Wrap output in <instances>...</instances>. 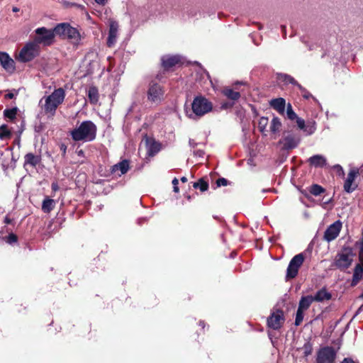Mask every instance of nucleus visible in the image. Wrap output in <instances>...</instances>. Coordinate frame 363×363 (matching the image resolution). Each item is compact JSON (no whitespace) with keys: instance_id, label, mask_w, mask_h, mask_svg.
Wrapping results in <instances>:
<instances>
[{"instance_id":"1","label":"nucleus","mask_w":363,"mask_h":363,"mask_svg":"<svg viewBox=\"0 0 363 363\" xmlns=\"http://www.w3.org/2000/svg\"><path fill=\"white\" fill-rule=\"evenodd\" d=\"M97 128L91 121H84L70 132V135L74 141L91 142L96 137Z\"/></svg>"},{"instance_id":"2","label":"nucleus","mask_w":363,"mask_h":363,"mask_svg":"<svg viewBox=\"0 0 363 363\" xmlns=\"http://www.w3.org/2000/svg\"><path fill=\"white\" fill-rule=\"evenodd\" d=\"M213 104L208 99L202 95L196 96L191 103L192 113L189 114V118L194 119L196 117L201 118L211 112Z\"/></svg>"},{"instance_id":"3","label":"nucleus","mask_w":363,"mask_h":363,"mask_svg":"<svg viewBox=\"0 0 363 363\" xmlns=\"http://www.w3.org/2000/svg\"><path fill=\"white\" fill-rule=\"evenodd\" d=\"M65 91L62 88L55 89V91L45 99L44 111L46 113L54 116L56 109L64 101Z\"/></svg>"},{"instance_id":"4","label":"nucleus","mask_w":363,"mask_h":363,"mask_svg":"<svg viewBox=\"0 0 363 363\" xmlns=\"http://www.w3.org/2000/svg\"><path fill=\"white\" fill-rule=\"evenodd\" d=\"M55 33L57 35L67 38L72 40L74 45H78L81 40L79 30L67 23H59L55 27Z\"/></svg>"},{"instance_id":"5","label":"nucleus","mask_w":363,"mask_h":363,"mask_svg":"<svg viewBox=\"0 0 363 363\" xmlns=\"http://www.w3.org/2000/svg\"><path fill=\"white\" fill-rule=\"evenodd\" d=\"M35 36L33 38V42L35 45H39L43 44L45 46H50L54 42V38L56 35L55 33V28L53 30H49L45 27L38 28L35 30Z\"/></svg>"},{"instance_id":"6","label":"nucleus","mask_w":363,"mask_h":363,"mask_svg":"<svg viewBox=\"0 0 363 363\" xmlns=\"http://www.w3.org/2000/svg\"><path fill=\"white\" fill-rule=\"evenodd\" d=\"M40 54V46L33 41L27 43L20 50L17 60L21 62H28Z\"/></svg>"},{"instance_id":"7","label":"nucleus","mask_w":363,"mask_h":363,"mask_svg":"<svg viewBox=\"0 0 363 363\" xmlns=\"http://www.w3.org/2000/svg\"><path fill=\"white\" fill-rule=\"evenodd\" d=\"M164 89L157 82H151L147 91V100L152 104H160L163 99Z\"/></svg>"},{"instance_id":"8","label":"nucleus","mask_w":363,"mask_h":363,"mask_svg":"<svg viewBox=\"0 0 363 363\" xmlns=\"http://www.w3.org/2000/svg\"><path fill=\"white\" fill-rule=\"evenodd\" d=\"M353 254L350 248H345L335 257V266L341 270L347 269L352 264Z\"/></svg>"},{"instance_id":"9","label":"nucleus","mask_w":363,"mask_h":363,"mask_svg":"<svg viewBox=\"0 0 363 363\" xmlns=\"http://www.w3.org/2000/svg\"><path fill=\"white\" fill-rule=\"evenodd\" d=\"M142 143H144L147 155L148 157H155L162 147V145L159 141L155 140L152 137H150L147 134H144L143 136Z\"/></svg>"},{"instance_id":"10","label":"nucleus","mask_w":363,"mask_h":363,"mask_svg":"<svg viewBox=\"0 0 363 363\" xmlns=\"http://www.w3.org/2000/svg\"><path fill=\"white\" fill-rule=\"evenodd\" d=\"M304 261V256L300 253L295 255L290 261L286 271V278L293 279L294 278L298 272V269L302 265Z\"/></svg>"},{"instance_id":"11","label":"nucleus","mask_w":363,"mask_h":363,"mask_svg":"<svg viewBox=\"0 0 363 363\" xmlns=\"http://www.w3.org/2000/svg\"><path fill=\"white\" fill-rule=\"evenodd\" d=\"M161 67L163 72H167L172 70V68L177 65L182 64L181 57L178 55H165L161 57Z\"/></svg>"},{"instance_id":"12","label":"nucleus","mask_w":363,"mask_h":363,"mask_svg":"<svg viewBox=\"0 0 363 363\" xmlns=\"http://www.w3.org/2000/svg\"><path fill=\"white\" fill-rule=\"evenodd\" d=\"M300 139L298 136L294 134H288L287 135L284 136L278 143L279 146L282 150H291L296 148L298 143Z\"/></svg>"},{"instance_id":"13","label":"nucleus","mask_w":363,"mask_h":363,"mask_svg":"<svg viewBox=\"0 0 363 363\" xmlns=\"http://www.w3.org/2000/svg\"><path fill=\"white\" fill-rule=\"evenodd\" d=\"M335 357L336 352L333 347H325L318 352L317 363H333Z\"/></svg>"},{"instance_id":"14","label":"nucleus","mask_w":363,"mask_h":363,"mask_svg":"<svg viewBox=\"0 0 363 363\" xmlns=\"http://www.w3.org/2000/svg\"><path fill=\"white\" fill-rule=\"evenodd\" d=\"M359 175V170L358 168L352 167L350 169L344 183V190L347 193H352L357 189V184L354 182V180Z\"/></svg>"},{"instance_id":"15","label":"nucleus","mask_w":363,"mask_h":363,"mask_svg":"<svg viewBox=\"0 0 363 363\" xmlns=\"http://www.w3.org/2000/svg\"><path fill=\"white\" fill-rule=\"evenodd\" d=\"M342 228V223L340 220H337L326 229L324 233V239L328 242H330L335 240L340 234Z\"/></svg>"},{"instance_id":"16","label":"nucleus","mask_w":363,"mask_h":363,"mask_svg":"<svg viewBox=\"0 0 363 363\" xmlns=\"http://www.w3.org/2000/svg\"><path fill=\"white\" fill-rule=\"evenodd\" d=\"M284 318L282 311H277L271 314L267 319V325L274 330L279 329L284 323Z\"/></svg>"},{"instance_id":"17","label":"nucleus","mask_w":363,"mask_h":363,"mask_svg":"<svg viewBox=\"0 0 363 363\" xmlns=\"http://www.w3.org/2000/svg\"><path fill=\"white\" fill-rule=\"evenodd\" d=\"M0 64L9 74H13L16 70V63L7 52H0Z\"/></svg>"},{"instance_id":"18","label":"nucleus","mask_w":363,"mask_h":363,"mask_svg":"<svg viewBox=\"0 0 363 363\" xmlns=\"http://www.w3.org/2000/svg\"><path fill=\"white\" fill-rule=\"evenodd\" d=\"M269 104L274 110H276L280 114H284L286 107V101L284 98L280 97L272 99L269 102Z\"/></svg>"},{"instance_id":"19","label":"nucleus","mask_w":363,"mask_h":363,"mask_svg":"<svg viewBox=\"0 0 363 363\" xmlns=\"http://www.w3.org/2000/svg\"><path fill=\"white\" fill-rule=\"evenodd\" d=\"M128 169V160H121V162L113 166L112 172L114 174H117L118 176H121L126 173Z\"/></svg>"},{"instance_id":"20","label":"nucleus","mask_w":363,"mask_h":363,"mask_svg":"<svg viewBox=\"0 0 363 363\" xmlns=\"http://www.w3.org/2000/svg\"><path fill=\"white\" fill-rule=\"evenodd\" d=\"M87 96L89 100V102L91 104H96L99 100V94L98 88L95 86H89L87 92Z\"/></svg>"},{"instance_id":"21","label":"nucleus","mask_w":363,"mask_h":363,"mask_svg":"<svg viewBox=\"0 0 363 363\" xmlns=\"http://www.w3.org/2000/svg\"><path fill=\"white\" fill-rule=\"evenodd\" d=\"M331 297V294L323 288L316 292L315 296H313V299L314 301L322 302L330 300Z\"/></svg>"},{"instance_id":"22","label":"nucleus","mask_w":363,"mask_h":363,"mask_svg":"<svg viewBox=\"0 0 363 363\" xmlns=\"http://www.w3.org/2000/svg\"><path fill=\"white\" fill-rule=\"evenodd\" d=\"M222 94L228 99L233 101H238L240 98V93L233 90L230 87H224L222 90Z\"/></svg>"},{"instance_id":"23","label":"nucleus","mask_w":363,"mask_h":363,"mask_svg":"<svg viewBox=\"0 0 363 363\" xmlns=\"http://www.w3.org/2000/svg\"><path fill=\"white\" fill-rule=\"evenodd\" d=\"M363 277V265L357 264L355 267L352 281V286H355L357 284V283L359 281L360 279H362Z\"/></svg>"},{"instance_id":"24","label":"nucleus","mask_w":363,"mask_h":363,"mask_svg":"<svg viewBox=\"0 0 363 363\" xmlns=\"http://www.w3.org/2000/svg\"><path fill=\"white\" fill-rule=\"evenodd\" d=\"M277 79L284 82L286 84H291L296 86L299 84V83L293 77L287 74H277Z\"/></svg>"},{"instance_id":"25","label":"nucleus","mask_w":363,"mask_h":363,"mask_svg":"<svg viewBox=\"0 0 363 363\" xmlns=\"http://www.w3.org/2000/svg\"><path fill=\"white\" fill-rule=\"evenodd\" d=\"M18 111V108L17 107H13L11 108H6L3 113L7 121L13 122L16 118Z\"/></svg>"},{"instance_id":"26","label":"nucleus","mask_w":363,"mask_h":363,"mask_svg":"<svg viewBox=\"0 0 363 363\" xmlns=\"http://www.w3.org/2000/svg\"><path fill=\"white\" fill-rule=\"evenodd\" d=\"M313 296H303L298 303V309L306 311L313 302Z\"/></svg>"},{"instance_id":"27","label":"nucleus","mask_w":363,"mask_h":363,"mask_svg":"<svg viewBox=\"0 0 363 363\" xmlns=\"http://www.w3.org/2000/svg\"><path fill=\"white\" fill-rule=\"evenodd\" d=\"M55 201L48 197H46L42 204V210L45 213H50L55 207Z\"/></svg>"},{"instance_id":"28","label":"nucleus","mask_w":363,"mask_h":363,"mask_svg":"<svg viewBox=\"0 0 363 363\" xmlns=\"http://www.w3.org/2000/svg\"><path fill=\"white\" fill-rule=\"evenodd\" d=\"M281 125H282V124L281 123L280 119L278 117L274 116L271 121V124H270V127H269L270 131L273 134H275L280 130Z\"/></svg>"},{"instance_id":"29","label":"nucleus","mask_w":363,"mask_h":363,"mask_svg":"<svg viewBox=\"0 0 363 363\" xmlns=\"http://www.w3.org/2000/svg\"><path fill=\"white\" fill-rule=\"evenodd\" d=\"M316 130V123L313 120L307 121L305 124V128H303V131L307 133V135H312L315 133Z\"/></svg>"},{"instance_id":"30","label":"nucleus","mask_w":363,"mask_h":363,"mask_svg":"<svg viewBox=\"0 0 363 363\" xmlns=\"http://www.w3.org/2000/svg\"><path fill=\"white\" fill-rule=\"evenodd\" d=\"M269 119L267 117H261L259 120L258 123V129L262 133L263 135H267L266 132L267 130V126L268 125Z\"/></svg>"},{"instance_id":"31","label":"nucleus","mask_w":363,"mask_h":363,"mask_svg":"<svg viewBox=\"0 0 363 363\" xmlns=\"http://www.w3.org/2000/svg\"><path fill=\"white\" fill-rule=\"evenodd\" d=\"M11 136V132L9 129L8 125L6 124L1 125L0 126V138L4 140V139L10 138Z\"/></svg>"},{"instance_id":"32","label":"nucleus","mask_w":363,"mask_h":363,"mask_svg":"<svg viewBox=\"0 0 363 363\" xmlns=\"http://www.w3.org/2000/svg\"><path fill=\"white\" fill-rule=\"evenodd\" d=\"M308 191L314 196H319L325 192V189L318 184H313L309 187Z\"/></svg>"},{"instance_id":"33","label":"nucleus","mask_w":363,"mask_h":363,"mask_svg":"<svg viewBox=\"0 0 363 363\" xmlns=\"http://www.w3.org/2000/svg\"><path fill=\"white\" fill-rule=\"evenodd\" d=\"M118 29V22L113 21V20L110 21L108 34L113 35L117 37Z\"/></svg>"},{"instance_id":"34","label":"nucleus","mask_w":363,"mask_h":363,"mask_svg":"<svg viewBox=\"0 0 363 363\" xmlns=\"http://www.w3.org/2000/svg\"><path fill=\"white\" fill-rule=\"evenodd\" d=\"M195 189H199L201 191H205L208 188V184L207 182H204L203 179H200L199 182H195L193 185Z\"/></svg>"},{"instance_id":"35","label":"nucleus","mask_w":363,"mask_h":363,"mask_svg":"<svg viewBox=\"0 0 363 363\" xmlns=\"http://www.w3.org/2000/svg\"><path fill=\"white\" fill-rule=\"evenodd\" d=\"M286 116L287 118L291 121L295 120L297 118L296 113L294 111L292 106L290 103H289L286 106Z\"/></svg>"},{"instance_id":"36","label":"nucleus","mask_w":363,"mask_h":363,"mask_svg":"<svg viewBox=\"0 0 363 363\" xmlns=\"http://www.w3.org/2000/svg\"><path fill=\"white\" fill-rule=\"evenodd\" d=\"M305 311L298 309L297 310L296 315V320H295V325H299L303 320V312Z\"/></svg>"},{"instance_id":"37","label":"nucleus","mask_w":363,"mask_h":363,"mask_svg":"<svg viewBox=\"0 0 363 363\" xmlns=\"http://www.w3.org/2000/svg\"><path fill=\"white\" fill-rule=\"evenodd\" d=\"M299 90L301 91V94H302V96L304 98V99H308L311 96V94L308 92V91H307L304 87H303L300 84L298 85L297 86Z\"/></svg>"},{"instance_id":"38","label":"nucleus","mask_w":363,"mask_h":363,"mask_svg":"<svg viewBox=\"0 0 363 363\" xmlns=\"http://www.w3.org/2000/svg\"><path fill=\"white\" fill-rule=\"evenodd\" d=\"M295 119L298 128L303 130L306 122L303 118L299 117H297Z\"/></svg>"},{"instance_id":"39","label":"nucleus","mask_w":363,"mask_h":363,"mask_svg":"<svg viewBox=\"0 0 363 363\" xmlns=\"http://www.w3.org/2000/svg\"><path fill=\"white\" fill-rule=\"evenodd\" d=\"M116 36L113 35L108 34V39H107V45L108 47L111 48L112 47L114 43H116Z\"/></svg>"},{"instance_id":"40","label":"nucleus","mask_w":363,"mask_h":363,"mask_svg":"<svg viewBox=\"0 0 363 363\" xmlns=\"http://www.w3.org/2000/svg\"><path fill=\"white\" fill-rule=\"evenodd\" d=\"M6 242L9 244H12L17 242V236L13 233L9 234V236L6 238Z\"/></svg>"},{"instance_id":"41","label":"nucleus","mask_w":363,"mask_h":363,"mask_svg":"<svg viewBox=\"0 0 363 363\" xmlns=\"http://www.w3.org/2000/svg\"><path fill=\"white\" fill-rule=\"evenodd\" d=\"M206 153L202 150H196L194 151V155L196 157H204Z\"/></svg>"},{"instance_id":"42","label":"nucleus","mask_w":363,"mask_h":363,"mask_svg":"<svg viewBox=\"0 0 363 363\" xmlns=\"http://www.w3.org/2000/svg\"><path fill=\"white\" fill-rule=\"evenodd\" d=\"M13 91L15 92V94H13L12 92L8 93V94H6L4 96V98L6 99H13L15 97V96L18 94V91L16 90V89H13Z\"/></svg>"},{"instance_id":"43","label":"nucleus","mask_w":363,"mask_h":363,"mask_svg":"<svg viewBox=\"0 0 363 363\" xmlns=\"http://www.w3.org/2000/svg\"><path fill=\"white\" fill-rule=\"evenodd\" d=\"M218 186H226L228 184V180L225 178H220L216 182Z\"/></svg>"},{"instance_id":"44","label":"nucleus","mask_w":363,"mask_h":363,"mask_svg":"<svg viewBox=\"0 0 363 363\" xmlns=\"http://www.w3.org/2000/svg\"><path fill=\"white\" fill-rule=\"evenodd\" d=\"M234 106V102H224L221 104V108L228 109Z\"/></svg>"},{"instance_id":"45","label":"nucleus","mask_w":363,"mask_h":363,"mask_svg":"<svg viewBox=\"0 0 363 363\" xmlns=\"http://www.w3.org/2000/svg\"><path fill=\"white\" fill-rule=\"evenodd\" d=\"M178 184H179V181L177 178H174L173 180H172V184H173V187H174V191L177 193L179 192V187H178Z\"/></svg>"},{"instance_id":"46","label":"nucleus","mask_w":363,"mask_h":363,"mask_svg":"<svg viewBox=\"0 0 363 363\" xmlns=\"http://www.w3.org/2000/svg\"><path fill=\"white\" fill-rule=\"evenodd\" d=\"M40 160H27L25 164H24V166L26 167L28 165H30V166H35L38 162Z\"/></svg>"},{"instance_id":"47","label":"nucleus","mask_w":363,"mask_h":363,"mask_svg":"<svg viewBox=\"0 0 363 363\" xmlns=\"http://www.w3.org/2000/svg\"><path fill=\"white\" fill-rule=\"evenodd\" d=\"M309 159H311V160H323V159H325V158L321 155H315L311 157Z\"/></svg>"},{"instance_id":"48","label":"nucleus","mask_w":363,"mask_h":363,"mask_svg":"<svg viewBox=\"0 0 363 363\" xmlns=\"http://www.w3.org/2000/svg\"><path fill=\"white\" fill-rule=\"evenodd\" d=\"M52 189L54 191H57L59 189V186H58L57 183H52Z\"/></svg>"},{"instance_id":"49","label":"nucleus","mask_w":363,"mask_h":363,"mask_svg":"<svg viewBox=\"0 0 363 363\" xmlns=\"http://www.w3.org/2000/svg\"><path fill=\"white\" fill-rule=\"evenodd\" d=\"M97 4L101 5H105L108 0H94Z\"/></svg>"},{"instance_id":"50","label":"nucleus","mask_w":363,"mask_h":363,"mask_svg":"<svg viewBox=\"0 0 363 363\" xmlns=\"http://www.w3.org/2000/svg\"><path fill=\"white\" fill-rule=\"evenodd\" d=\"M341 363H355L352 359L345 358Z\"/></svg>"},{"instance_id":"51","label":"nucleus","mask_w":363,"mask_h":363,"mask_svg":"<svg viewBox=\"0 0 363 363\" xmlns=\"http://www.w3.org/2000/svg\"><path fill=\"white\" fill-rule=\"evenodd\" d=\"M311 164H313L314 166L320 165V160H311Z\"/></svg>"},{"instance_id":"52","label":"nucleus","mask_w":363,"mask_h":363,"mask_svg":"<svg viewBox=\"0 0 363 363\" xmlns=\"http://www.w3.org/2000/svg\"><path fill=\"white\" fill-rule=\"evenodd\" d=\"M12 220L10 218H9L8 216H6L5 218H4V223L6 224H10L11 223Z\"/></svg>"},{"instance_id":"53","label":"nucleus","mask_w":363,"mask_h":363,"mask_svg":"<svg viewBox=\"0 0 363 363\" xmlns=\"http://www.w3.org/2000/svg\"><path fill=\"white\" fill-rule=\"evenodd\" d=\"M25 159H31V160H33L35 159V157L32 154H27L25 157Z\"/></svg>"},{"instance_id":"54","label":"nucleus","mask_w":363,"mask_h":363,"mask_svg":"<svg viewBox=\"0 0 363 363\" xmlns=\"http://www.w3.org/2000/svg\"><path fill=\"white\" fill-rule=\"evenodd\" d=\"M330 199H329L328 201H325V202L323 203L321 205H322V206H323V208H325L326 204H328V203H330Z\"/></svg>"},{"instance_id":"55","label":"nucleus","mask_w":363,"mask_h":363,"mask_svg":"<svg viewBox=\"0 0 363 363\" xmlns=\"http://www.w3.org/2000/svg\"><path fill=\"white\" fill-rule=\"evenodd\" d=\"M181 181L183 182V183H185L187 182V178L186 177H182L181 178Z\"/></svg>"},{"instance_id":"56","label":"nucleus","mask_w":363,"mask_h":363,"mask_svg":"<svg viewBox=\"0 0 363 363\" xmlns=\"http://www.w3.org/2000/svg\"><path fill=\"white\" fill-rule=\"evenodd\" d=\"M162 74H157V76H156V79H158V80H161L162 79Z\"/></svg>"},{"instance_id":"57","label":"nucleus","mask_w":363,"mask_h":363,"mask_svg":"<svg viewBox=\"0 0 363 363\" xmlns=\"http://www.w3.org/2000/svg\"><path fill=\"white\" fill-rule=\"evenodd\" d=\"M15 162L14 160H10L11 167L12 168H14V167H15V162Z\"/></svg>"},{"instance_id":"58","label":"nucleus","mask_w":363,"mask_h":363,"mask_svg":"<svg viewBox=\"0 0 363 363\" xmlns=\"http://www.w3.org/2000/svg\"><path fill=\"white\" fill-rule=\"evenodd\" d=\"M61 150H63L64 152H65L66 146L65 145H61Z\"/></svg>"},{"instance_id":"59","label":"nucleus","mask_w":363,"mask_h":363,"mask_svg":"<svg viewBox=\"0 0 363 363\" xmlns=\"http://www.w3.org/2000/svg\"><path fill=\"white\" fill-rule=\"evenodd\" d=\"M18 10H19V9H18V8H16V7H13V11H14V12H16V11H18Z\"/></svg>"},{"instance_id":"60","label":"nucleus","mask_w":363,"mask_h":363,"mask_svg":"<svg viewBox=\"0 0 363 363\" xmlns=\"http://www.w3.org/2000/svg\"><path fill=\"white\" fill-rule=\"evenodd\" d=\"M253 161H254V160H248V164H249L250 165H252V162H253Z\"/></svg>"},{"instance_id":"61","label":"nucleus","mask_w":363,"mask_h":363,"mask_svg":"<svg viewBox=\"0 0 363 363\" xmlns=\"http://www.w3.org/2000/svg\"><path fill=\"white\" fill-rule=\"evenodd\" d=\"M238 84H242V82H236L234 85L236 86Z\"/></svg>"},{"instance_id":"62","label":"nucleus","mask_w":363,"mask_h":363,"mask_svg":"<svg viewBox=\"0 0 363 363\" xmlns=\"http://www.w3.org/2000/svg\"><path fill=\"white\" fill-rule=\"evenodd\" d=\"M79 156H83V151L82 150H80L79 152Z\"/></svg>"},{"instance_id":"63","label":"nucleus","mask_w":363,"mask_h":363,"mask_svg":"<svg viewBox=\"0 0 363 363\" xmlns=\"http://www.w3.org/2000/svg\"><path fill=\"white\" fill-rule=\"evenodd\" d=\"M305 354L306 355H308V350L307 349H306L305 350Z\"/></svg>"},{"instance_id":"64","label":"nucleus","mask_w":363,"mask_h":363,"mask_svg":"<svg viewBox=\"0 0 363 363\" xmlns=\"http://www.w3.org/2000/svg\"><path fill=\"white\" fill-rule=\"evenodd\" d=\"M281 28H282V30H283V31H285L286 26H281Z\"/></svg>"}]
</instances>
